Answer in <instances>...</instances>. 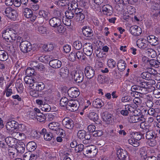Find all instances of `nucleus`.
<instances>
[{"label": "nucleus", "instance_id": "obj_19", "mask_svg": "<svg viewBox=\"0 0 160 160\" xmlns=\"http://www.w3.org/2000/svg\"><path fill=\"white\" fill-rule=\"evenodd\" d=\"M62 64L61 62L57 59L51 60L49 62V65L54 68H60Z\"/></svg>", "mask_w": 160, "mask_h": 160}, {"label": "nucleus", "instance_id": "obj_61", "mask_svg": "<svg viewBox=\"0 0 160 160\" xmlns=\"http://www.w3.org/2000/svg\"><path fill=\"white\" fill-rule=\"evenodd\" d=\"M124 109L126 110L127 112H135L137 111L134 110V108L131 106L127 105H125Z\"/></svg>", "mask_w": 160, "mask_h": 160}, {"label": "nucleus", "instance_id": "obj_13", "mask_svg": "<svg viewBox=\"0 0 160 160\" xmlns=\"http://www.w3.org/2000/svg\"><path fill=\"white\" fill-rule=\"evenodd\" d=\"M140 115H134L131 116L129 118V121L131 122L136 123L138 122H145V119L144 118V116L143 115L139 116Z\"/></svg>", "mask_w": 160, "mask_h": 160}, {"label": "nucleus", "instance_id": "obj_1", "mask_svg": "<svg viewBox=\"0 0 160 160\" xmlns=\"http://www.w3.org/2000/svg\"><path fill=\"white\" fill-rule=\"evenodd\" d=\"M16 31L12 29L4 30L2 32V37L8 42H12L16 39Z\"/></svg>", "mask_w": 160, "mask_h": 160}, {"label": "nucleus", "instance_id": "obj_47", "mask_svg": "<svg viewBox=\"0 0 160 160\" xmlns=\"http://www.w3.org/2000/svg\"><path fill=\"white\" fill-rule=\"evenodd\" d=\"M141 76L143 79L150 80L151 78L152 74L148 72H144L141 74Z\"/></svg>", "mask_w": 160, "mask_h": 160}, {"label": "nucleus", "instance_id": "obj_32", "mask_svg": "<svg viewBox=\"0 0 160 160\" xmlns=\"http://www.w3.org/2000/svg\"><path fill=\"white\" fill-rule=\"evenodd\" d=\"M146 51V53L148 57L153 58L157 56L156 52L152 48H148Z\"/></svg>", "mask_w": 160, "mask_h": 160}, {"label": "nucleus", "instance_id": "obj_53", "mask_svg": "<svg viewBox=\"0 0 160 160\" xmlns=\"http://www.w3.org/2000/svg\"><path fill=\"white\" fill-rule=\"evenodd\" d=\"M34 69L31 67H29L26 70L25 73L27 76H32L35 72Z\"/></svg>", "mask_w": 160, "mask_h": 160}, {"label": "nucleus", "instance_id": "obj_46", "mask_svg": "<svg viewBox=\"0 0 160 160\" xmlns=\"http://www.w3.org/2000/svg\"><path fill=\"white\" fill-rule=\"evenodd\" d=\"M75 53L78 60H85L86 59V57L82 51H78Z\"/></svg>", "mask_w": 160, "mask_h": 160}, {"label": "nucleus", "instance_id": "obj_49", "mask_svg": "<svg viewBox=\"0 0 160 160\" xmlns=\"http://www.w3.org/2000/svg\"><path fill=\"white\" fill-rule=\"evenodd\" d=\"M73 46L76 49H80L82 47V44L79 41H76L73 43Z\"/></svg>", "mask_w": 160, "mask_h": 160}, {"label": "nucleus", "instance_id": "obj_25", "mask_svg": "<svg viewBox=\"0 0 160 160\" xmlns=\"http://www.w3.org/2000/svg\"><path fill=\"white\" fill-rule=\"evenodd\" d=\"M11 135L15 140H22L25 137V135L22 132L14 131L12 133Z\"/></svg>", "mask_w": 160, "mask_h": 160}, {"label": "nucleus", "instance_id": "obj_3", "mask_svg": "<svg viewBox=\"0 0 160 160\" xmlns=\"http://www.w3.org/2000/svg\"><path fill=\"white\" fill-rule=\"evenodd\" d=\"M32 47L31 43L27 40L22 41L19 45L20 49L23 53H27L31 51Z\"/></svg>", "mask_w": 160, "mask_h": 160}, {"label": "nucleus", "instance_id": "obj_30", "mask_svg": "<svg viewBox=\"0 0 160 160\" xmlns=\"http://www.w3.org/2000/svg\"><path fill=\"white\" fill-rule=\"evenodd\" d=\"M126 65L125 61L122 60H120L117 63V67L119 70L121 72L123 71Z\"/></svg>", "mask_w": 160, "mask_h": 160}, {"label": "nucleus", "instance_id": "obj_16", "mask_svg": "<svg viewBox=\"0 0 160 160\" xmlns=\"http://www.w3.org/2000/svg\"><path fill=\"white\" fill-rule=\"evenodd\" d=\"M129 30L132 35L135 36L140 35L142 32L141 28L137 26H131Z\"/></svg>", "mask_w": 160, "mask_h": 160}, {"label": "nucleus", "instance_id": "obj_31", "mask_svg": "<svg viewBox=\"0 0 160 160\" xmlns=\"http://www.w3.org/2000/svg\"><path fill=\"white\" fill-rule=\"evenodd\" d=\"M92 105L95 108H99L103 106L104 103L102 100L98 98L93 102Z\"/></svg>", "mask_w": 160, "mask_h": 160}, {"label": "nucleus", "instance_id": "obj_39", "mask_svg": "<svg viewBox=\"0 0 160 160\" xmlns=\"http://www.w3.org/2000/svg\"><path fill=\"white\" fill-rule=\"evenodd\" d=\"M69 73V71L67 69L62 68L60 69L59 74L63 78L67 77Z\"/></svg>", "mask_w": 160, "mask_h": 160}, {"label": "nucleus", "instance_id": "obj_63", "mask_svg": "<svg viewBox=\"0 0 160 160\" xmlns=\"http://www.w3.org/2000/svg\"><path fill=\"white\" fill-rule=\"evenodd\" d=\"M68 58L70 61L73 62L77 59L76 54L75 52H71L69 54Z\"/></svg>", "mask_w": 160, "mask_h": 160}, {"label": "nucleus", "instance_id": "obj_54", "mask_svg": "<svg viewBox=\"0 0 160 160\" xmlns=\"http://www.w3.org/2000/svg\"><path fill=\"white\" fill-rule=\"evenodd\" d=\"M107 64L109 68H112L115 67L116 62L114 60L111 58L108 60Z\"/></svg>", "mask_w": 160, "mask_h": 160}, {"label": "nucleus", "instance_id": "obj_10", "mask_svg": "<svg viewBox=\"0 0 160 160\" xmlns=\"http://www.w3.org/2000/svg\"><path fill=\"white\" fill-rule=\"evenodd\" d=\"M18 123L14 120L7 122L6 124L7 129L9 132H12L18 129Z\"/></svg>", "mask_w": 160, "mask_h": 160}, {"label": "nucleus", "instance_id": "obj_57", "mask_svg": "<svg viewBox=\"0 0 160 160\" xmlns=\"http://www.w3.org/2000/svg\"><path fill=\"white\" fill-rule=\"evenodd\" d=\"M43 137L44 139L47 141H50L53 137L52 133L50 132H48Z\"/></svg>", "mask_w": 160, "mask_h": 160}, {"label": "nucleus", "instance_id": "obj_43", "mask_svg": "<svg viewBox=\"0 0 160 160\" xmlns=\"http://www.w3.org/2000/svg\"><path fill=\"white\" fill-rule=\"evenodd\" d=\"M86 148H84V145L82 144H79L77 145L75 147V150L76 153H80L83 151V153L84 152L85 149Z\"/></svg>", "mask_w": 160, "mask_h": 160}, {"label": "nucleus", "instance_id": "obj_40", "mask_svg": "<svg viewBox=\"0 0 160 160\" xmlns=\"http://www.w3.org/2000/svg\"><path fill=\"white\" fill-rule=\"evenodd\" d=\"M85 18V16L83 13H80L75 15L74 19L77 22H82Z\"/></svg>", "mask_w": 160, "mask_h": 160}, {"label": "nucleus", "instance_id": "obj_51", "mask_svg": "<svg viewBox=\"0 0 160 160\" xmlns=\"http://www.w3.org/2000/svg\"><path fill=\"white\" fill-rule=\"evenodd\" d=\"M147 152L145 147H143L140 149V155L142 159L144 160L145 158L147 157Z\"/></svg>", "mask_w": 160, "mask_h": 160}, {"label": "nucleus", "instance_id": "obj_56", "mask_svg": "<svg viewBox=\"0 0 160 160\" xmlns=\"http://www.w3.org/2000/svg\"><path fill=\"white\" fill-rule=\"evenodd\" d=\"M68 98L66 97H63L61 99L60 101V104L61 106L64 107L66 106L67 107V105H68Z\"/></svg>", "mask_w": 160, "mask_h": 160}, {"label": "nucleus", "instance_id": "obj_21", "mask_svg": "<svg viewBox=\"0 0 160 160\" xmlns=\"http://www.w3.org/2000/svg\"><path fill=\"white\" fill-rule=\"evenodd\" d=\"M112 8L108 4L104 5L102 7V11L104 13L108 15H111L112 13Z\"/></svg>", "mask_w": 160, "mask_h": 160}, {"label": "nucleus", "instance_id": "obj_62", "mask_svg": "<svg viewBox=\"0 0 160 160\" xmlns=\"http://www.w3.org/2000/svg\"><path fill=\"white\" fill-rule=\"evenodd\" d=\"M38 31L39 33L41 34H46V28L43 26H41L38 27Z\"/></svg>", "mask_w": 160, "mask_h": 160}, {"label": "nucleus", "instance_id": "obj_18", "mask_svg": "<svg viewBox=\"0 0 160 160\" xmlns=\"http://www.w3.org/2000/svg\"><path fill=\"white\" fill-rule=\"evenodd\" d=\"M148 42L143 39H139L137 42V46L140 48H142L145 50L148 48Z\"/></svg>", "mask_w": 160, "mask_h": 160}, {"label": "nucleus", "instance_id": "obj_34", "mask_svg": "<svg viewBox=\"0 0 160 160\" xmlns=\"http://www.w3.org/2000/svg\"><path fill=\"white\" fill-rule=\"evenodd\" d=\"M146 137L148 139H152L155 138L156 137V135L155 132H154L152 129H151L146 132Z\"/></svg>", "mask_w": 160, "mask_h": 160}, {"label": "nucleus", "instance_id": "obj_20", "mask_svg": "<svg viewBox=\"0 0 160 160\" xmlns=\"http://www.w3.org/2000/svg\"><path fill=\"white\" fill-rule=\"evenodd\" d=\"M30 65L32 68L36 70L41 71L43 68L44 66L42 64H39L36 61L31 62Z\"/></svg>", "mask_w": 160, "mask_h": 160}, {"label": "nucleus", "instance_id": "obj_42", "mask_svg": "<svg viewBox=\"0 0 160 160\" xmlns=\"http://www.w3.org/2000/svg\"><path fill=\"white\" fill-rule=\"evenodd\" d=\"M36 118V119H37L38 121L40 122H44L46 119V117L45 115L41 113H38Z\"/></svg>", "mask_w": 160, "mask_h": 160}, {"label": "nucleus", "instance_id": "obj_64", "mask_svg": "<svg viewBox=\"0 0 160 160\" xmlns=\"http://www.w3.org/2000/svg\"><path fill=\"white\" fill-rule=\"evenodd\" d=\"M35 82H36L38 81H39L41 78V76L35 72L32 76Z\"/></svg>", "mask_w": 160, "mask_h": 160}, {"label": "nucleus", "instance_id": "obj_58", "mask_svg": "<svg viewBox=\"0 0 160 160\" xmlns=\"http://www.w3.org/2000/svg\"><path fill=\"white\" fill-rule=\"evenodd\" d=\"M127 12L130 15L133 14L136 12L135 8L130 5L127 6Z\"/></svg>", "mask_w": 160, "mask_h": 160}, {"label": "nucleus", "instance_id": "obj_59", "mask_svg": "<svg viewBox=\"0 0 160 160\" xmlns=\"http://www.w3.org/2000/svg\"><path fill=\"white\" fill-rule=\"evenodd\" d=\"M37 114L35 111L32 110L29 112L28 115L30 118L34 120L36 119Z\"/></svg>", "mask_w": 160, "mask_h": 160}, {"label": "nucleus", "instance_id": "obj_11", "mask_svg": "<svg viewBox=\"0 0 160 160\" xmlns=\"http://www.w3.org/2000/svg\"><path fill=\"white\" fill-rule=\"evenodd\" d=\"M84 73L88 78L91 79L95 75V70L92 67L87 66L84 69Z\"/></svg>", "mask_w": 160, "mask_h": 160}, {"label": "nucleus", "instance_id": "obj_6", "mask_svg": "<svg viewBox=\"0 0 160 160\" xmlns=\"http://www.w3.org/2000/svg\"><path fill=\"white\" fill-rule=\"evenodd\" d=\"M23 14L25 17L29 19L30 21L34 22L36 18V16L33 14L32 10L28 8L24 9Z\"/></svg>", "mask_w": 160, "mask_h": 160}, {"label": "nucleus", "instance_id": "obj_55", "mask_svg": "<svg viewBox=\"0 0 160 160\" xmlns=\"http://www.w3.org/2000/svg\"><path fill=\"white\" fill-rule=\"evenodd\" d=\"M41 109L43 111L48 112L51 110V107L48 104H43L41 105Z\"/></svg>", "mask_w": 160, "mask_h": 160}, {"label": "nucleus", "instance_id": "obj_28", "mask_svg": "<svg viewBox=\"0 0 160 160\" xmlns=\"http://www.w3.org/2000/svg\"><path fill=\"white\" fill-rule=\"evenodd\" d=\"M37 145L36 143L33 141L28 142L26 146V148L30 152L34 151Z\"/></svg>", "mask_w": 160, "mask_h": 160}, {"label": "nucleus", "instance_id": "obj_7", "mask_svg": "<svg viewBox=\"0 0 160 160\" xmlns=\"http://www.w3.org/2000/svg\"><path fill=\"white\" fill-rule=\"evenodd\" d=\"M137 85L141 88L140 89L142 92V94L147 93L148 92V87L147 85L146 82H144L142 79L140 78L137 79Z\"/></svg>", "mask_w": 160, "mask_h": 160}, {"label": "nucleus", "instance_id": "obj_4", "mask_svg": "<svg viewBox=\"0 0 160 160\" xmlns=\"http://www.w3.org/2000/svg\"><path fill=\"white\" fill-rule=\"evenodd\" d=\"M79 103L78 101L75 99H71L68 102L67 105V109L71 112L76 111L78 108Z\"/></svg>", "mask_w": 160, "mask_h": 160}, {"label": "nucleus", "instance_id": "obj_5", "mask_svg": "<svg viewBox=\"0 0 160 160\" xmlns=\"http://www.w3.org/2000/svg\"><path fill=\"white\" fill-rule=\"evenodd\" d=\"M98 149L93 146L88 147L85 149L83 154L86 156L90 158L94 157L97 154Z\"/></svg>", "mask_w": 160, "mask_h": 160}, {"label": "nucleus", "instance_id": "obj_23", "mask_svg": "<svg viewBox=\"0 0 160 160\" xmlns=\"http://www.w3.org/2000/svg\"><path fill=\"white\" fill-rule=\"evenodd\" d=\"M112 114L106 112L102 113V117L103 121L108 124L112 122Z\"/></svg>", "mask_w": 160, "mask_h": 160}, {"label": "nucleus", "instance_id": "obj_48", "mask_svg": "<svg viewBox=\"0 0 160 160\" xmlns=\"http://www.w3.org/2000/svg\"><path fill=\"white\" fill-rule=\"evenodd\" d=\"M17 16L18 14L17 11L14 9H12V10H11L8 17L14 20L16 19Z\"/></svg>", "mask_w": 160, "mask_h": 160}, {"label": "nucleus", "instance_id": "obj_52", "mask_svg": "<svg viewBox=\"0 0 160 160\" xmlns=\"http://www.w3.org/2000/svg\"><path fill=\"white\" fill-rule=\"evenodd\" d=\"M86 132L83 130H79L77 133L78 137L80 139H83L86 134Z\"/></svg>", "mask_w": 160, "mask_h": 160}, {"label": "nucleus", "instance_id": "obj_2", "mask_svg": "<svg viewBox=\"0 0 160 160\" xmlns=\"http://www.w3.org/2000/svg\"><path fill=\"white\" fill-rule=\"evenodd\" d=\"M55 14L56 17L51 18L49 20V23L51 26L56 28L61 24V17L60 16V12L58 11H56L55 12Z\"/></svg>", "mask_w": 160, "mask_h": 160}, {"label": "nucleus", "instance_id": "obj_45", "mask_svg": "<svg viewBox=\"0 0 160 160\" xmlns=\"http://www.w3.org/2000/svg\"><path fill=\"white\" fill-rule=\"evenodd\" d=\"M140 88L138 85H133L132 86L131 89L132 92H138L142 94V92L140 89Z\"/></svg>", "mask_w": 160, "mask_h": 160}, {"label": "nucleus", "instance_id": "obj_35", "mask_svg": "<svg viewBox=\"0 0 160 160\" xmlns=\"http://www.w3.org/2000/svg\"><path fill=\"white\" fill-rule=\"evenodd\" d=\"M24 81L26 84L30 85V86L32 85L35 83L33 78H32V76H26L24 78Z\"/></svg>", "mask_w": 160, "mask_h": 160}, {"label": "nucleus", "instance_id": "obj_44", "mask_svg": "<svg viewBox=\"0 0 160 160\" xmlns=\"http://www.w3.org/2000/svg\"><path fill=\"white\" fill-rule=\"evenodd\" d=\"M65 14L67 19H70L74 18L75 16L74 11L72 10L71 9L70 10L66 11Z\"/></svg>", "mask_w": 160, "mask_h": 160}, {"label": "nucleus", "instance_id": "obj_24", "mask_svg": "<svg viewBox=\"0 0 160 160\" xmlns=\"http://www.w3.org/2000/svg\"><path fill=\"white\" fill-rule=\"evenodd\" d=\"M148 42L151 45L155 46L159 43L158 38L153 35H151L147 37Z\"/></svg>", "mask_w": 160, "mask_h": 160}, {"label": "nucleus", "instance_id": "obj_29", "mask_svg": "<svg viewBox=\"0 0 160 160\" xmlns=\"http://www.w3.org/2000/svg\"><path fill=\"white\" fill-rule=\"evenodd\" d=\"M25 145L23 142H21V144H17L14 149H16L17 152L19 153H23L24 152Z\"/></svg>", "mask_w": 160, "mask_h": 160}, {"label": "nucleus", "instance_id": "obj_12", "mask_svg": "<svg viewBox=\"0 0 160 160\" xmlns=\"http://www.w3.org/2000/svg\"><path fill=\"white\" fill-rule=\"evenodd\" d=\"M84 78V75L82 71L78 70L75 72L74 75V78L76 82H81L83 81Z\"/></svg>", "mask_w": 160, "mask_h": 160}, {"label": "nucleus", "instance_id": "obj_60", "mask_svg": "<svg viewBox=\"0 0 160 160\" xmlns=\"http://www.w3.org/2000/svg\"><path fill=\"white\" fill-rule=\"evenodd\" d=\"M39 16L42 17L46 20H47L48 19V12L44 10H40L39 12Z\"/></svg>", "mask_w": 160, "mask_h": 160}, {"label": "nucleus", "instance_id": "obj_15", "mask_svg": "<svg viewBox=\"0 0 160 160\" xmlns=\"http://www.w3.org/2000/svg\"><path fill=\"white\" fill-rule=\"evenodd\" d=\"M117 154L118 158L121 160H125L128 156L127 151L121 148L117 150Z\"/></svg>", "mask_w": 160, "mask_h": 160}, {"label": "nucleus", "instance_id": "obj_26", "mask_svg": "<svg viewBox=\"0 0 160 160\" xmlns=\"http://www.w3.org/2000/svg\"><path fill=\"white\" fill-rule=\"evenodd\" d=\"M16 140L12 137H8L6 138L5 142L6 143L9 147H13L15 146L14 145L15 144Z\"/></svg>", "mask_w": 160, "mask_h": 160}, {"label": "nucleus", "instance_id": "obj_27", "mask_svg": "<svg viewBox=\"0 0 160 160\" xmlns=\"http://www.w3.org/2000/svg\"><path fill=\"white\" fill-rule=\"evenodd\" d=\"M48 127L50 130L55 131L58 129V127H60V124L57 122H52L48 124Z\"/></svg>", "mask_w": 160, "mask_h": 160}, {"label": "nucleus", "instance_id": "obj_37", "mask_svg": "<svg viewBox=\"0 0 160 160\" xmlns=\"http://www.w3.org/2000/svg\"><path fill=\"white\" fill-rule=\"evenodd\" d=\"M8 58V53L4 50L0 51V60L2 61H6Z\"/></svg>", "mask_w": 160, "mask_h": 160}, {"label": "nucleus", "instance_id": "obj_50", "mask_svg": "<svg viewBox=\"0 0 160 160\" xmlns=\"http://www.w3.org/2000/svg\"><path fill=\"white\" fill-rule=\"evenodd\" d=\"M149 64L152 67L158 68L160 66V64L157 60L154 59H151L148 62Z\"/></svg>", "mask_w": 160, "mask_h": 160}, {"label": "nucleus", "instance_id": "obj_9", "mask_svg": "<svg viewBox=\"0 0 160 160\" xmlns=\"http://www.w3.org/2000/svg\"><path fill=\"white\" fill-rule=\"evenodd\" d=\"M83 51L87 56H90L93 52V47L92 44L89 43H85L83 45Z\"/></svg>", "mask_w": 160, "mask_h": 160}, {"label": "nucleus", "instance_id": "obj_14", "mask_svg": "<svg viewBox=\"0 0 160 160\" xmlns=\"http://www.w3.org/2000/svg\"><path fill=\"white\" fill-rule=\"evenodd\" d=\"M68 94L69 96L74 98L78 97L80 94L78 89L76 87H72L68 90Z\"/></svg>", "mask_w": 160, "mask_h": 160}, {"label": "nucleus", "instance_id": "obj_22", "mask_svg": "<svg viewBox=\"0 0 160 160\" xmlns=\"http://www.w3.org/2000/svg\"><path fill=\"white\" fill-rule=\"evenodd\" d=\"M82 32L83 35L87 37H91L93 35V31L89 27L84 26L82 29Z\"/></svg>", "mask_w": 160, "mask_h": 160}, {"label": "nucleus", "instance_id": "obj_17", "mask_svg": "<svg viewBox=\"0 0 160 160\" xmlns=\"http://www.w3.org/2000/svg\"><path fill=\"white\" fill-rule=\"evenodd\" d=\"M30 87L31 89L36 91L40 92L44 89L45 85L42 82H36L34 83L32 85L30 86Z\"/></svg>", "mask_w": 160, "mask_h": 160}, {"label": "nucleus", "instance_id": "obj_33", "mask_svg": "<svg viewBox=\"0 0 160 160\" xmlns=\"http://www.w3.org/2000/svg\"><path fill=\"white\" fill-rule=\"evenodd\" d=\"M140 128L143 129L145 132H147L152 129L151 126L148 123H145L144 122H142L140 125Z\"/></svg>", "mask_w": 160, "mask_h": 160}, {"label": "nucleus", "instance_id": "obj_8", "mask_svg": "<svg viewBox=\"0 0 160 160\" xmlns=\"http://www.w3.org/2000/svg\"><path fill=\"white\" fill-rule=\"evenodd\" d=\"M62 124L68 129H72L74 127V123L72 120L69 117L65 118L62 120Z\"/></svg>", "mask_w": 160, "mask_h": 160}, {"label": "nucleus", "instance_id": "obj_36", "mask_svg": "<svg viewBox=\"0 0 160 160\" xmlns=\"http://www.w3.org/2000/svg\"><path fill=\"white\" fill-rule=\"evenodd\" d=\"M88 117L90 120L95 122L98 121V114L94 112L89 113Z\"/></svg>", "mask_w": 160, "mask_h": 160}, {"label": "nucleus", "instance_id": "obj_38", "mask_svg": "<svg viewBox=\"0 0 160 160\" xmlns=\"http://www.w3.org/2000/svg\"><path fill=\"white\" fill-rule=\"evenodd\" d=\"M129 143L134 147H138L140 145L139 142L136 140L133 137H131L128 140Z\"/></svg>", "mask_w": 160, "mask_h": 160}, {"label": "nucleus", "instance_id": "obj_41", "mask_svg": "<svg viewBox=\"0 0 160 160\" xmlns=\"http://www.w3.org/2000/svg\"><path fill=\"white\" fill-rule=\"evenodd\" d=\"M158 109L156 110L153 108H150L148 110V112L149 115L156 117L158 116Z\"/></svg>", "mask_w": 160, "mask_h": 160}]
</instances>
